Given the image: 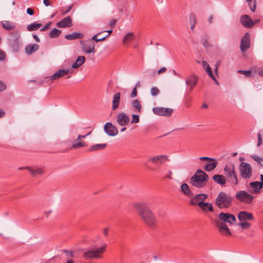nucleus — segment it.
I'll list each match as a JSON object with an SVG mask.
<instances>
[{
    "label": "nucleus",
    "mask_w": 263,
    "mask_h": 263,
    "mask_svg": "<svg viewBox=\"0 0 263 263\" xmlns=\"http://www.w3.org/2000/svg\"><path fill=\"white\" fill-rule=\"evenodd\" d=\"M134 207L140 218L147 226L151 229L157 227L158 221L156 215L150 209L147 202L135 203Z\"/></svg>",
    "instance_id": "f257e3e1"
},
{
    "label": "nucleus",
    "mask_w": 263,
    "mask_h": 263,
    "mask_svg": "<svg viewBox=\"0 0 263 263\" xmlns=\"http://www.w3.org/2000/svg\"><path fill=\"white\" fill-rule=\"evenodd\" d=\"M107 245H103L99 248H93L83 252L82 257L86 260H90L93 258H101L102 254L106 251Z\"/></svg>",
    "instance_id": "f03ea898"
},
{
    "label": "nucleus",
    "mask_w": 263,
    "mask_h": 263,
    "mask_svg": "<svg viewBox=\"0 0 263 263\" xmlns=\"http://www.w3.org/2000/svg\"><path fill=\"white\" fill-rule=\"evenodd\" d=\"M223 171L226 180L232 185H237L238 180L234 165L232 163L227 164Z\"/></svg>",
    "instance_id": "7ed1b4c3"
},
{
    "label": "nucleus",
    "mask_w": 263,
    "mask_h": 263,
    "mask_svg": "<svg viewBox=\"0 0 263 263\" xmlns=\"http://www.w3.org/2000/svg\"><path fill=\"white\" fill-rule=\"evenodd\" d=\"M232 198L228 194L220 192L215 200V203L220 208H228L232 205Z\"/></svg>",
    "instance_id": "20e7f679"
},
{
    "label": "nucleus",
    "mask_w": 263,
    "mask_h": 263,
    "mask_svg": "<svg viewBox=\"0 0 263 263\" xmlns=\"http://www.w3.org/2000/svg\"><path fill=\"white\" fill-rule=\"evenodd\" d=\"M209 179V176L204 173L203 176H199V174H194L190 179V183L193 186L198 187H204Z\"/></svg>",
    "instance_id": "39448f33"
},
{
    "label": "nucleus",
    "mask_w": 263,
    "mask_h": 263,
    "mask_svg": "<svg viewBox=\"0 0 263 263\" xmlns=\"http://www.w3.org/2000/svg\"><path fill=\"white\" fill-rule=\"evenodd\" d=\"M236 198L241 202L250 204L253 202L254 197L246 191H240L236 193Z\"/></svg>",
    "instance_id": "423d86ee"
},
{
    "label": "nucleus",
    "mask_w": 263,
    "mask_h": 263,
    "mask_svg": "<svg viewBox=\"0 0 263 263\" xmlns=\"http://www.w3.org/2000/svg\"><path fill=\"white\" fill-rule=\"evenodd\" d=\"M11 38L9 40L10 45L14 52H17L19 50L21 43L19 41V37L20 36L18 31H13L11 32Z\"/></svg>",
    "instance_id": "0eeeda50"
},
{
    "label": "nucleus",
    "mask_w": 263,
    "mask_h": 263,
    "mask_svg": "<svg viewBox=\"0 0 263 263\" xmlns=\"http://www.w3.org/2000/svg\"><path fill=\"white\" fill-rule=\"evenodd\" d=\"M239 172L241 177L245 179L250 178L252 174V168L250 164L241 162L239 165Z\"/></svg>",
    "instance_id": "6e6552de"
},
{
    "label": "nucleus",
    "mask_w": 263,
    "mask_h": 263,
    "mask_svg": "<svg viewBox=\"0 0 263 263\" xmlns=\"http://www.w3.org/2000/svg\"><path fill=\"white\" fill-rule=\"evenodd\" d=\"M93 41H95L91 38L86 41H80L82 49L84 52L90 53L95 52V44Z\"/></svg>",
    "instance_id": "1a4fd4ad"
},
{
    "label": "nucleus",
    "mask_w": 263,
    "mask_h": 263,
    "mask_svg": "<svg viewBox=\"0 0 263 263\" xmlns=\"http://www.w3.org/2000/svg\"><path fill=\"white\" fill-rule=\"evenodd\" d=\"M262 188V183L259 181H254L246 185V189L250 194H258Z\"/></svg>",
    "instance_id": "9d476101"
},
{
    "label": "nucleus",
    "mask_w": 263,
    "mask_h": 263,
    "mask_svg": "<svg viewBox=\"0 0 263 263\" xmlns=\"http://www.w3.org/2000/svg\"><path fill=\"white\" fill-rule=\"evenodd\" d=\"M219 220L223 222H228L230 224H233L236 221L235 216L231 214L221 212L219 215Z\"/></svg>",
    "instance_id": "9b49d317"
},
{
    "label": "nucleus",
    "mask_w": 263,
    "mask_h": 263,
    "mask_svg": "<svg viewBox=\"0 0 263 263\" xmlns=\"http://www.w3.org/2000/svg\"><path fill=\"white\" fill-rule=\"evenodd\" d=\"M153 111L155 115L170 117L173 110L170 108L156 107L153 108Z\"/></svg>",
    "instance_id": "f8f14e48"
},
{
    "label": "nucleus",
    "mask_w": 263,
    "mask_h": 263,
    "mask_svg": "<svg viewBox=\"0 0 263 263\" xmlns=\"http://www.w3.org/2000/svg\"><path fill=\"white\" fill-rule=\"evenodd\" d=\"M208 198V195L205 194H198L190 198V204L192 205H199L200 202H203Z\"/></svg>",
    "instance_id": "ddd939ff"
},
{
    "label": "nucleus",
    "mask_w": 263,
    "mask_h": 263,
    "mask_svg": "<svg viewBox=\"0 0 263 263\" xmlns=\"http://www.w3.org/2000/svg\"><path fill=\"white\" fill-rule=\"evenodd\" d=\"M169 160L166 155H162L151 157L148 158L147 162H151L156 165H161Z\"/></svg>",
    "instance_id": "4468645a"
},
{
    "label": "nucleus",
    "mask_w": 263,
    "mask_h": 263,
    "mask_svg": "<svg viewBox=\"0 0 263 263\" xmlns=\"http://www.w3.org/2000/svg\"><path fill=\"white\" fill-rule=\"evenodd\" d=\"M104 132L109 136H115L118 134V128L112 123L108 122L104 126Z\"/></svg>",
    "instance_id": "2eb2a0df"
},
{
    "label": "nucleus",
    "mask_w": 263,
    "mask_h": 263,
    "mask_svg": "<svg viewBox=\"0 0 263 263\" xmlns=\"http://www.w3.org/2000/svg\"><path fill=\"white\" fill-rule=\"evenodd\" d=\"M250 47V34L246 32L241 38L240 48L242 51H247Z\"/></svg>",
    "instance_id": "dca6fc26"
},
{
    "label": "nucleus",
    "mask_w": 263,
    "mask_h": 263,
    "mask_svg": "<svg viewBox=\"0 0 263 263\" xmlns=\"http://www.w3.org/2000/svg\"><path fill=\"white\" fill-rule=\"evenodd\" d=\"M129 117L124 112L118 114L117 117L118 124L122 126H125L129 123Z\"/></svg>",
    "instance_id": "f3484780"
},
{
    "label": "nucleus",
    "mask_w": 263,
    "mask_h": 263,
    "mask_svg": "<svg viewBox=\"0 0 263 263\" xmlns=\"http://www.w3.org/2000/svg\"><path fill=\"white\" fill-rule=\"evenodd\" d=\"M69 71L70 70L68 69H60L51 76L45 78V79L47 80L48 82L49 81H50L51 83L53 80L58 79L67 74L69 72Z\"/></svg>",
    "instance_id": "a211bd4d"
},
{
    "label": "nucleus",
    "mask_w": 263,
    "mask_h": 263,
    "mask_svg": "<svg viewBox=\"0 0 263 263\" xmlns=\"http://www.w3.org/2000/svg\"><path fill=\"white\" fill-rule=\"evenodd\" d=\"M73 25L71 17L67 16L57 23L56 26L59 28L70 27Z\"/></svg>",
    "instance_id": "6ab92c4d"
},
{
    "label": "nucleus",
    "mask_w": 263,
    "mask_h": 263,
    "mask_svg": "<svg viewBox=\"0 0 263 263\" xmlns=\"http://www.w3.org/2000/svg\"><path fill=\"white\" fill-rule=\"evenodd\" d=\"M240 21L242 26L246 28H250L253 26L252 19L247 14L242 15Z\"/></svg>",
    "instance_id": "aec40b11"
},
{
    "label": "nucleus",
    "mask_w": 263,
    "mask_h": 263,
    "mask_svg": "<svg viewBox=\"0 0 263 263\" xmlns=\"http://www.w3.org/2000/svg\"><path fill=\"white\" fill-rule=\"evenodd\" d=\"M198 81V78L195 75H191L189 76L185 80V83L186 85L190 87V90L192 91L193 89L196 86Z\"/></svg>",
    "instance_id": "412c9836"
},
{
    "label": "nucleus",
    "mask_w": 263,
    "mask_h": 263,
    "mask_svg": "<svg viewBox=\"0 0 263 263\" xmlns=\"http://www.w3.org/2000/svg\"><path fill=\"white\" fill-rule=\"evenodd\" d=\"M238 218L240 221L253 220V215L251 213L247 211H241L238 214Z\"/></svg>",
    "instance_id": "4be33fe9"
},
{
    "label": "nucleus",
    "mask_w": 263,
    "mask_h": 263,
    "mask_svg": "<svg viewBox=\"0 0 263 263\" xmlns=\"http://www.w3.org/2000/svg\"><path fill=\"white\" fill-rule=\"evenodd\" d=\"M215 224L219 228V230L221 232H225L228 235H231V233L229 228L224 222L221 221L220 220H216Z\"/></svg>",
    "instance_id": "5701e85b"
},
{
    "label": "nucleus",
    "mask_w": 263,
    "mask_h": 263,
    "mask_svg": "<svg viewBox=\"0 0 263 263\" xmlns=\"http://www.w3.org/2000/svg\"><path fill=\"white\" fill-rule=\"evenodd\" d=\"M180 188L181 192L183 194V195L189 198H191L193 196V194L186 183H182Z\"/></svg>",
    "instance_id": "b1692460"
},
{
    "label": "nucleus",
    "mask_w": 263,
    "mask_h": 263,
    "mask_svg": "<svg viewBox=\"0 0 263 263\" xmlns=\"http://www.w3.org/2000/svg\"><path fill=\"white\" fill-rule=\"evenodd\" d=\"M213 179L221 186H224L227 181L225 176L222 175H215L213 176Z\"/></svg>",
    "instance_id": "393cba45"
},
{
    "label": "nucleus",
    "mask_w": 263,
    "mask_h": 263,
    "mask_svg": "<svg viewBox=\"0 0 263 263\" xmlns=\"http://www.w3.org/2000/svg\"><path fill=\"white\" fill-rule=\"evenodd\" d=\"M198 206L204 212H213L214 209L212 204L209 202H200Z\"/></svg>",
    "instance_id": "a878e982"
},
{
    "label": "nucleus",
    "mask_w": 263,
    "mask_h": 263,
    "mask_svg": "<svg viewBox=\"0 0 263 263\" xmlns=\"http://www.w3.org/2000/svg\"><path fill=\"white\" fill-rule=\"evenodd\" d=\"M120 97L121 93L119 92H117L114 95L112 106V110H115L119 107V105L121 100Z\"/></svg>",
    "instance_id": "bb28decb"
},
{
    "label": "nucleus",
    "mask_w": 263,
    "mask_h": 263,
    "mask_svg": "<svg viewBox=\"0 0 263 263\" xmlns=\"http://www.w3.org/2000/svg\"><path fill=\"white\" fill-rule=\"evenodd\" d=\"M39 48V46L38 44H28L25 47V51L26 53L28 55L31 54L33 52L37 51Z\"/></svg>",
    "instance_id": "cd10ccee"
},
{
    "label": "nucleus",
    "mask_w": 263,
    "mask_h": 263,
    "mask_svg": "<svg viewBox=\"0 0 263 263\" xmlns=\"http://www.w3.org/2000/svg\"><path fill=\"white\" fill-rule=\"evenodd\" d=\"M218 164V162L214 159V160L208 161V163L205 165L204 170L206 172H210L214 170Z\"/></svg>",
    "instance_id": "c85d7f7f"
},
{
    "label": "nucleus",
    "mask_w": 263,
    "mask_h": 263,
    "mask_svg": "<svg viewBox=\"0 0 263 263\" xmlns=\"http://www.w3.org/2000/svg\"><path fill=\"white\" fill-rule=\"evenodd\" d=\"M135 39L136 35L133 32H128L123 37L122 39V43L123 44H126L129 42L135 40Z\"/></svg>",
    "instance_id": "c756f323"
},
{
    "label": "nucleus",
    "mask_w": 263,
    "mask_h": 263,
    "mask_svg": "<svg viewBox=\"0 0 263 263\" xmlns=\"http://www.w3.org/2000/svg\"><path fill=\"white\" fill-rule=\"evenodd\" d=\"M84 37V34L80 32H73L71 34H66L65 36V39L68 40H73L78 39H82Z\"/></svg>",
    "instance_id": "7c9ffc66"
},
{
    "label": "nucleus",
    "mask_w": 263,
    "mask_h": 263,
    "mask_svg": "<svg viewBox=\"0 0 263 263\" xmlns=\"http://www.w3.org/2000/svg\"><path fill=\"white\" fill-rule=\"evenodd\" d=\"M85 62V57L79 56L77 58L75 63L72 65L71 67L74 69L80 67L81 66H82L84 63Z\"/></svg>",
    "instance_id": "2f4dec72"
},
{
    "label": "nucleus",
    "mask_w": 263,
    "mask_h": 263,
    "mask_svg": "<svg viewBox=\"0 0 263 263\" xmlns=\"http://www.w3.org/2000/svg\"><path fill=\"white\" fill-rule=\"evenodd\" d=\"M132 106L134 109L135 111L137 112H141L142 110V106L140 101L138 99H135L132 102Z\"/></svg>",
    "instance_id": "473e14b6"
},
{
    "label": "nucleus",
    "mask_w": 263,
    "mask_h": 263,
    "mask_svg": "<svg viewBox=\"0 0 263 263\" xmlns=\"http://www.w3.org/2000/svg\"><path fill=\"white\" fill-rule=\"evenodd\" d=\"M29 171L33 177H36L37 175H42L44 174V169L40 167L34 169L30 167Z\"/></svg>",
    "instance_id": "72a5a7b5"
},
{
    "label": "nucleus",
    "mask_w": 263,
    "mask_h": 263,
    "mask_svg": "<svg viewBox=\"0 0 263 263\" xmlns=\"http://www.w3.org/2000/svg\"><path fill=\"white\" fill-rule=\"evenodd\" d=\"M107 146L106 143L103 144H94L90 147L88 149L89 152L97 151L101 149H104Z\"/></svg>",
    "instance_id": "f704fd0d"
},
{
    "label": "nucleus",
    "mask_w": 263,
    "mask_h": 263,
    "mask_svg": "<svg viewBox=\"0 0 263 263\" xmlns=\"http://www.w3.org/2000/svg\"><path fill=\"white\" fill-rule=\"evenodd\" d=\"M107 32H108V34L105 36H103L102 37V38L101 39H98V36H100V34H101V32H99L96 34H95V35H93L92 37H91V39L92 40H93L95 42H100V41H104L105 40L108 36H109L111 33L112 32V30L110 29V30H109L108 31H107Z\"/></svg>",
    "instance_id": "c9c22d12"
},
{
    "label": "nucleus",
    "mask_w": 263,
    "mask_h": 263,
    "mask_svg": "<svg viewBox=\"0 0 263 263\" xmlns=\"http://www.w3.org/2000/svg\"><path fill=\"white\" fill-rule=\"evenodd\" d=\"M42 26V24L41 23H36V22H33L32 24L28 25L27 26V29L29 31H32L37 30L41 27Z\"/></svg>",
    "instance_id": "e433bc0d"
},
{
    "label": "nucleus",
    "mask_w": 263,
    "mask_h": 263,
    "mask_svg": "<svg viewBox=\"0 0 263 263\" xmlns=\"http://www.w3.org/2000/svg\"><path fill=\"white\" fill-rule=\"evenodd\" d=\"M80 139H78V137L77 139H76L72 145V147L73 148H77L83 147L85 145V142L84 141L80 140Z\"/></svg>",
    "instance_id": "4c0bfd02"
},
{
    "label": "nucleus",
    "mask_w": 263,
    "mask_h": 263,
    "mask_svg": "<svg viewBox=\"0 0 263 263\" xmlns=\"http://www.w3.org/2000/svg\"><path fill=\"white\" fill-rule=\"evenodd\" d=\"M4 28L7 30H11L15 28V25L9 21H6L2 23Z\"/></svg>",
    "instance_id": "58836bf2"
},
{
    "label": "nucleus",
    "mask_w": 263,
    "mask_h": 263,
    "mask_svg": "<svg viewBox=\"0 0 263 263\" xmlns=\"http://www.w3.org/2000/svg\"><path fill=\"white\" fill-rule=\"evenodd\" d=\"M61 33V31L57 28H54L50 31L49 36L50 38H57L60 36Z\"/></svg>",
    "instance_id": "ea45409f"
},
{
    "label": "nucleus",
    "mask_w": 263,
    "mask_h": 263,
    "mask_svg": "<svg viewBox=\"0 0 263 263\" xmlns=\"http://www.w3.org/2000/svg\"><path fill=\"white\" fill-rule=\"evenodd\" d=\"M237 72L244 74L245 76L249 78H251L254 76V74L252 73V71L251 70H239L237 71Z\"/></svg>",
    "instance_id": "a19ab883"
},
{
    "label": "nucleus",
    "mask_w": 263,
    "mask_h": 263,
    "mask_svg": "<svg viewBox=\"0 0 263 263\" xmlns=\"http://www.w3.org/2000/svg\"><path fill=\"white\" fill-rule=\"evenodd\" d=\"M252 12H254L256 7V0H247Z\"/></svg>",
    "instance_id": "79ce46f5"
},
{
    "label": "nucleus",
    "mask_w": 263,
    "mask_h": 263,
    "mask_svg": "<svg viewBox=\"0 0 263 263\" xmlns=\"http://www.w3.org/2000/svg\"><path fill=\"white\" fill-rule=\"evenodd\" d=\"M254 160L258 162L260 165L263 166V158L259 157L257 155H253L251 156Z\"/></svg>",
    "instance_id": "37998d69"
},
{
    "label": "nucleus",
    "mask_w": 263,
    "mask_h": 263,
    "mask_svg": "<svg viewBox=\"0 0 263 263\" xmlns=\"http://www.w3.org/2000/svg\"><path fill=\"white\" fill-rule=\"evenodd\" d=\"M151 93L152 96H156L160 93V90L157 87H153L151 89Z\"/></svg>",
    "instance_id": "c03bdc74"
},
{
    "label": "nucleus",
    "mask_w": 263,
    "mask_h": 263,
    "mask_svg": "<svg viewBox=\"0 0 263 263\" xmlns=\"http://www.w3.org/2000/svg\"><path fill=\"white\" fill-rule=\"evenodd\" d=\"M140 118L139 116L138 115L133 114L132 115V120L130 123H137L139 122Z\"/></svg>",
    "instance_id": "a18cd8bd"
},
{
    "label": "nucleus",
    "mask_w": 263,
    "mask_h": 263,
    "mask_svg": "<svg viewBox=\"0 0 263 263\" xmlns=\"http://www.w3.org/2000/svg\"><path fill=\"white\" fill-rule=\"evenodd\" d=\"M238 224L244 229H249L251 227V224L247 222H242L238 223Z\"/></svg>",
    "instance_id": "49530a36"
},
{
    "label": "nucleus",
    "mask_w": 263,
    "mask_h": 263,
    "mask_svg": "<svg viewBox=\"0 0 263 263\" xmlns=\"http://www.w3.org/2000/svg\"><path fill=\"white\" fill-rule=\"evenodd\" d=\"M190 21L191 24H196V15L194 13H191L190 14Z\"/></svg>",
    "instance_id": "de8ad7c7"
},
{
    "label": "nucleus",
    "mask_w": 263,
    "mask_h": 263,
    "mask_svg": "<svg viewBox=\"0 0 263 263\" xmlns=\"http://www.w3.org/2000/svg\"><path fill=\"white\" fill-rule=\"evenodd\" d=\"M117 21H118V20L117 19H115V18L110 20L109 23V27L111 28H114L115 27Z\"/></svg>",
    "instance_id": "09e8293b"
},
{
    "label": "nucleus",
    "mask_w": 263,
    "mask_h": 263,
    "mask_svg": "<svg viewBox=\"0 0 263 263\" xmlns=\"http://www.w3.org/2000/svg\"><path fill=\"white\" fill-rule=\"evenodd\" d=\"M52 22H49L48 23H47L44 27H43L41 29V31H45L49 29L50 28V25H51Z\"/></svg>",
    "instance_id": "8fccbe9b"
},
{
    "label": "nucleus",
    "mask_w": 263,
    "mask_h": 263,
    "mask_svg": "<svg viewBox=\"0 0 263 263\" xmlns=\"http://www.w3.org/2000/svg\"><path fill=\"white\" fill-rule=\"evenodd\" d=\"M202 65L203 67L204 68V69H205L206 71L211 69L210 65L205 61H203L202 62Z\"/></svg>",
    "instance_id": "3c124183"
},
{
    "label": "nucleus",
    "mask_w": 263,
    "mask_h": 263,
    "mask_svg": "<svg viewBox=\"0 0 263 263\" xmlns=\"http://www.w3.org/2000/svg\"><path fill=\"white\" fill-rule=\"evenodd\" d=\"M137 94H138L137 89L136 88L134 87L133 89L132 92H131V93L130 95V97L132 98H135L137 96Z\"/></svg>",
    "instance_id": "603ef678"
},
{
    "label": "nucleus",
    "mask_w": 263,
    "mask_h": 263,
    "mask_svg": "<svg viewBox=\"0 0 263 263\" xmlns=\"http://www.w3.org/2000/svg\"><path fill=\"white\" fill-rule=\"evenodd\" d=\"M7 88L6 85L3 82L0 81V92L5 90Z\"/></svg>",
    "instance_id": "864d4df0"
},
{
    "label": "nucleus",
    "mask_w": 263,
    "mask_h": 263,
    "mask_svg": "<svg viewBox=\"0 0 263 263\" xmlns=\"http://www.w3.org/2000/svg\"><path fill=\"white\" fill-rule=\"evenodd\" d=\"M208 74L209 76V77L213 80H215V77L213 74L212 70L211 68L210 69H209L208 70L206 71Z\"/></svg>",
    "instance_id": "5fc2aeb1"
},
{
    "label": "nucleus",
    "mask_w": 263,
    "mask_h": 263,
    "mask_svg": "<svg viewBox=\"0 0 263 263\" xmlns=\"http://www.w3.org/2000/svg\"><path fill=\"white\" fill-rule=\"evenodd\" d=\"M27 13L30 15H33L34 14V10L32 8H28L27 9Z\"/></svg>",
    "instance_id": "6e6d98bb"
},
{
    "label": "nucleus",
    "mask_w": 263,
    "mask_h": 263,
    "mask_svg": "<svg viewBox=\"0 0 263 263\" xmlns=\"http://www.w3.org/2000/svg\"><path fill=\"white\" fill-rule=\"evenodd\" d=\"M199 159L200 160H202V161L203 160H207L208 161L214 160V158H210V157H201L199 158Z\"/></svg>",
    "instance_id": "4d7b16f0"
},
{
    "label": "nucleus",
    "mask_w": 263,
    "mask_h": 263,
    "mask_svg": "<svg viewBox=\"0 0 263 263\" xmlns=\"http://www.w3.org/2000/svg\"><path fill=\"white\" fill-rule=\"evenodd\" d=\"M5 59V53L4 51L0 49V61H3Z\"/></svg>",
    "instance_id": "13d9d810"
},
{
    "label": "nucleus",
    "mask_w": 263,
    "mask_h": 263,
    "mask_svg": "<svg viewBox=\"0 0 263 263\" xmlns=\"http://www.w3.org/2000/svg\"><path fill=\"white\" fill-rule=\"evenodd\" d=\"M257 138H258V142L257 146H259L261 143H262V140H261V137L260 133H258L257 135Z\"/></svg>",
    "instance_id": "bf43d9fd"
},
{
    "label": "nucleus",
    "mask_w": 263,
    "mask_h": 263,
    "mask_svg": "<svg viewBox=\"0 0 263 263\" xmlns=\"http://www.w3.org/2000/svg\"><path fill=\"white\" fill-rule=\"evenodd\" d=\"M166 70L165 67H161L159 70L157 71L158 74H160L163 72H164Z\"/></svg>",
    "instance_id": "052dcab7"
},
{
    "label": "nucleus",
    "mask_w": 263,
    "mask_h": 263,
    "mask_svg": "<svg viewBox=\"0 0 263 263\" xmlns=\"http://www.w3.org/2000/svg\"><path fill=\"white\" fill-rule=\"evenodd\" d=\"M72 7V5L69 6L68 8L65 11H64L62 12V14L65 15V14L68 13L70 11Z\"/></svg>",
    "instance_id": "680f3d73"
},
{
    "label": "nucleus",
    "mask_w": 263,
    "mask_h": 263,
    "mask_svg": "<svg viewBox=\"0 0 263 263\" xmlns=\"http://www.w3.org/2000/svg\"><path fill=\"white\" fill-rule=\"evenodd\" d=\"M204 173H205L203 171L199 169L197 171V172L194 174H199V176H203Z\"/></svg>",
    "instance_id": "e2e57ef3"
},
{
    "label": "nucleus",
    "mask_w": 263,
    "mask_h": 263,
    "mask_svg": "<svg viewBox=\"0 0 263 263\" xmlns=\"http://www.w3.org/2000/svg\"><path fill=\"white\" fill-rule=\"evenodd\" d=\"M168 174L167 175H166V176H165V178H168V179H173V178H172V174H173L172 172L171 171H169L168 172Z\"/></svg>",
    "instance_id": "0e129e2a"
},
{
    "label": "nucleus",
    "mask_w": 263,
    "mask_h": 263,
    "mask_svg": "<svg viewBox=\"0 0 263 263\" xmlns=\"http://www.w3.org/2000/svg\"><path fill=\"white\" fill-rule=\"evenodd\" d=\"M43 3L47 7L50 5L49 0H43Z\"/></svg>",
    "instance_id": "69168bd1"
},
{
    "label": "nucleus",
    "mask_w": 263,
    "mask_h": 263,
    "mask_svg": "<svg viewBox=\"0 0 263 263\" xmlns=\"http://www.w3.org/2000/svg\"><path fill=\"white\" fill-rule=\"evenodd\" d=\"M203 45L205 48H208L210 46L209 43L206 40H205L204 42H203Z\"/></svg>",
    "instance_id": "338daca9"
},
{
    "label": "nucleus",
    "mask_w": 263,
    "mask_h": 263,
    "mask_svg": "<svg viewBox=\"0 0 263 263\" xmlns=\"http://www.w3.org/2000/svg\"><path fill=\"white\" fill-rule=\"evenodd\" d=\"M33 37L34 38V39L35 40V41L36 42H40V39L39 38L38 36L36 35H35V34H33Z\"/></svg>",
    "instance_id": "774afa93"
}]
</instances>
